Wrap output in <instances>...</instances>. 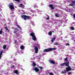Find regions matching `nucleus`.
Here are the masks:
<instances>
[{
    "label": "nucleus",
    "instance_id": "1",
    "mask_svg": "<svg viewBox=\"0 0 75 75\" xmlns=\"http://www.w3.org/2000/svg\"><path fill=\"white\" fill-rule=\"evenodd\" d=\"M69 63L67 64L66 67H67L65 68L66 70H64V71H62V74H65L67 73V72H69V71H72V68H71V67L69 65Z\"/></svg>",
    "mask_w": 75,
    "mask_h": 75
},
{
    "label": "nucleus",
    "instance_id": "2",
    "mask_svg": "<svg viewBox=\"0 0 75 75\" xmlns=\"http://www.w3.org/2000/svg\"><path fill=\"white\" fill-rule=\"evenodd\" d=\"M21 18L22 19H23L24 20H30V18H31V17L30 16H27L25 15H22L21 16Z\"/></svg>",
    "mask_w": 75,
    "mask_h": 75
},
{
    "label": "nucleus",
    "instance_id": "3",
    "mask_svg": "<svg viewBox=\"0 0 75 75\" xmlns=\"http://www.w3.org/2000/svg\"><path fill=\"white\" fill-rule=\"evenodd\" d=\"M55 50H56V48H49L48 49H44L43 51V52H47L52 51Z\"/></svg>",
    "mask_w": 75,
    "mask_h": 75
},
{
    "label": "nucleus",
    "instance_id": "4",
    "mask_svg": "<svg viewBox=\"0 0 75 75\" xmlns=\"http://www.w3.org/2000/svg\"><path fill=\"white\" fill-rule=\"evenodd\" d=\"M8 6L11 10L14 9V7L13 6V3H11L10 4H9V5H8Z\"/></svg>",
    "mask_w": 75,
    "mask_h": 75
},
{
    "label": "nucleus",
    "instance_id": "5",
    "mask_svg": "<svg viewBox=\"0 0 75 75\" xmlns=\"http://www.w3.org/2000/svg\"><path fill=\"white\" fill-rule=\"evenodd\" d=\"M34 49L35 54H37L38 52V47H37L34 46Z\"/></svg>",
    "mask_w": 75,
    "mask_h": 75
},
{
    "label": "nucleus",
    "instance_id": "6",
    "mask_svg": "<svg viewBox=\"0 0 75 75\" xmlns=\"http://www.w3.org/2000/svg\"><path fill=\"white\" fill-rule=\"evenodd\" d=\"M69 63V62H66L64 63L63 64H60V66H64V65H65V66L67 67V65Z\"/></svg>",
    "mask_w": 75,
    "mask_h": 75
},
{
    "label": "nucleus",
    "instance_id": "7",
    "mask_svg": "<svg viewBox=\"0 0 75 75\" xmlns=\"http://www.w3.org/2000/svg\"><path fill=\"white\" fill-rule=\"evenodd\" d=\"M33 71L34 70L35 71V72H39L40 71V70L38 68V67H34V69H33Z\"/></svg>",
    "mask_w": 75,
    "mask_h": 75
},
{
    "label": "nucleus",
    "instance_id": "8",
    "mask_svg": "<svg viewBox=\"0 0 75 75\" xmlns=\"http://www.w3.org/2000/svg\"><path fill=\"white\" fill-rule=\"evenodd\" d=\"M19 31V30H18V29L16 28L14 30V31H13V33L14 34H17V33H16L18 32Z\"/></svg>",
    "mask_w": 75,
    "mask_h": 75
},
{
    "label": "nucleus",
    "instance_id": "9",
    "mask_svg": "<svg viewBox=\"0 0 75 75\" xmlns=\"http://www.w3.org/2000/svg\"><path fill=\"white\" fill-rule=\"evenodd\" d=\"M49 62H50V64H54L55 63V62L51 60H50L49 61Z\"/></svg>",
    "mask_w": 75,
    "mask_h": 75
},
{
    "label": "nucleus",
    "instance_id": "10",
    "mask_svg": "<svg viewBox=\"0 0 75 75\" xmlns=\"http://www.w3.org/2000/svg\"><path fill=\"white\" fill-rule=\"evenodd\" d=\"M32 39L34 41H36V40H37V38H36V37L35 35L34 36L32 37Z\"/></svg>",
    "mask_w": 75,
    "mask_h": 75
},
{
    "label": "nucleus",
    "instance_id": "11",
    "mask_svg": "<svg viewBox=\"0 0 75 75\" xmlns=\"http://www.w3.org/2000/svg\"><path fill=\"white\" fill-rule=\"evenodd\" d=\"M30 36H32V37H34V36H35V34L34 33V32H32V33H30Z\"/></svg>",
    "mask_w": 75,
    "mask_h": 75
},
{
    "label": "nucleus",
    "instance_id": "12",
    "mask_svg": "<svg viewBox=\"0 0 75 75\" xmlns=\"http://www.w3.org/2000/svg\"><path fill=\"white\" fill-rule=\"evenodd\" d=\"M49 7H50V8H51L52 9V10L54 9V6H53L51 4L49 5Z\"/></svg>",
    "mask_w": 75,
    "mask_h": 75
},
{
    "label": "nucleus",
    "instance_id": "13",
    "mask_svg": "<svg viewBox=\"0 0 75 75\" xmlns=\"http://www.w3.org/2000/svg\"><path fill=\"white\" fill-rule=\"evenodd\" d=\"M19 33H20L18 32L17 33H16L15 35L16 36V37H19V35H18V34H19Z\"/></svg>",
    "mask_w": 75,
    "mask_h": 75
},
{
    "label": "nucleus",
    "instance_id": "14",
    "mask_svg": "<svg viewBox=\"0 0 75 75\" xmlns=\"http://www.w3.org/2000/svg\"><path fill=\"white\" fill-rule=\"evenodd\" d=\"M55 39H56L55 37H54L51 40L52 42L54 41V40H55Z\"/></svg>",
    "mask_w": 75,
    "mask_h": 75
},
{
    "label": "nucleus",
    "instance_id": "15",
    "mask_svg": "<svg viewBox=\"0 0 75 75\" xmlns=\"http://www.w3.org/2000/svg\"><path fill=\"white\" fill-rule=\"evenodd\" d=\"M18 70H16L14 71V73H15V74H18Z\"/></svg>",
    "mask_w": 75,
    "mask_h": 75
},
{
    "label": "nucleus",
    "instance_id": "16",
    "mask_svg": "<svg viewBox=\"0 0 75 75\" xmlns=\"http://www.w3.org/2000/svg\"><path fill=\"white\" fill-rule=\"evenodd\" d=\"M37 65V64L36 63L33 62V64H32V65L34 67H35V66H36V65Z\"/></svg>",
    "mask_w": 75,
    "mask_h": 75
},
{
    "label": "nucleus",
    "instance_id": "17",
    "mask_svg": "<svg viewBox=\"0 0 75 75\" xmlns=\"http://www.w3.org/2000/svg\"><path fill=\"white\" fill-rule=\"evenodd\" d=\"M5 28L6 30H7V31H8V33H9V30L8 29V28H7V27L6 26H5Z\"/></svg>",
    "mask_w": 75,
    "mask_h": 75
},
{
    "label": "nucleus",
    "instance_id": "18",
    "mask_svg": "<svg viewBox=\"0 0 75 75\" xmlns=\"http://www.w3.org/2000/svg\"><path fill=\"white\" fill-rule=\"evenodd\" d=\"M3 51L1 50V52L0 53V56H1V55H2V54H3Z\"/></svg>",
    "mask_w": 75,
    "mask_h": 75
},
{
    "label": "nucleus",
    "instance_id": "19",
    "mask_svg": "<svg viewBox=\"0 0 75 75\" xmlns=\"http://www.w3.org/2000/svg\"><path fill=\"white\" fill-rule=\"evenodd\" d=\"M38 67H39V68H40L41 69H40V70L41 71H42V69L43 68H44L43 67H40V66H38Z\"/></svg>",
    "mask_w": 75,
    "mask_h": 75
},
{
    "label": "nucleus",
    "instance_id": "20",
    "mask_svg": "<svg viewBox=\"0 0 75 75\" xmlns=\"http://www.w3.org/2000/svg\"><path fill=\"white\" fill-rule=\"evenodd\" d=\"M21 50H23L24 48V46H21Z\"/></svg>",
    "mask_w": 75,
    "mask_h": 75
},
{
    "label": "nucleus",
    "instance_id": "21",
    "mask_svg": "<svg viewBox=\"0 0 75 75\" xmlns=\"http://www.w3.org/2000/svg\"><path fill=\"white\" fill-rule=\"evenodd\" d=\"M48 34L49 35H52V33L51 32H48Z\"/></svg>",
    "mask_w": 75,
    "mask_h": 75
},
{
    "label": "nucleus",
    "instance_id": "22",
    "mask_svg": "<svg viewBox=\"0 0 75 75\" xmlns=\"http://www.w3.org/2000/svg\"><path fill=\"white\" fill-rule=\"evenodd\" d=\"M3 48L5 49H6V45H4L3 47Z\"/></svg>",
    "mask_w": 75,
    "mask_h": 75
},
{
    "label": "nucleus",
    "instance_id": "23",
    "mask_svg": "<svg viewBox=\"0 0 75 75\" xmlns=\"http://www.w3.org/2000/svg\"><path fill=\"white\" fill-rule=\"evenodd\" d=\"M17 27H18L20 29H21V27H20V26H19V25H17Z\"/></svg>",
    "mask_w": 75,
    "mask_h": 75
},
{
    "label": "nucleus",
    "instance_id": "24",
    "mask_svg": "<svg viewBox=\"0 0 75 75\" xmlns=\"http://www.w3.org/2000/svg\"><path fill=\"white\" fill-rule=\"evenodd\" d=\"M65 61H68V57H67L64 59Z\"/></svg>",
    "mask_w": 75,
    "mask_h": 75
},
{
    "label": "nucleus",
    "instance_id": "25",
    "mask_svg": "<svg viewBox=\"0 0 75 75\" xmlns=\"http://www.w3.org/2000/svg\"><path fill=\"white\" fill-rule=\"evenodd\" d=\"M22 5H23V4H20L19 5V7H22Z\"/></svg>",
    "mask_w": 75,
    "mask_h": 75
},
{
    "label": "nucleus",
    "instance_id": "26",
    "mask_svg": "<svg viewBox=\"0 0 75 75\" xmlns=\"http://www.w3.org/2000/svg\"><path fill=\"white\" fill-rule=\"evenodd\" d=\"M46 20H49L50 19V17L49 16H48V18H46Z\"/></svg>",
    "mask_w": 75,
    "mask_h": 75
},
{
    "label": "nucleus",
    "instance_id": "27",
    "mask_svg": "<svg viewBox=\"0 0 75 75\" xmlns=\"http://www.w3.org/2000/svg\"><path fill=\"white\" fill-rule=\"evenodd\" d=\"M71 29L72 30H74V28L73 27H71Z\"/></svg>",
    "mask_w": 75,
    "mask_h": 75
},
{
    "label": "nucleus",
    "instance_id": "28",
    "mask_svg": "<svg viewBox=\"0 0 75 75\" xmlns=\"http://www.w3.org/2000/svg\"><path fill=\"white\" fill-rule=\"evenodd\" d=\"M49 74L50 75H53V73H52L51 72H50L49 73Z\"/></svg>",
    "mask_w": 75,
    "mask_h": 75
},
{
    "label": "nucleus",
    "instance_id": "29",
    "mask_svg": "<svg viewBox=\"0 0 75 75\" xmlns=\"http://www.w3.org/2000/svg\"><path fill=\"white\" fill-rule=\"evenodd\" d=\"M34 7H35V8H36V7H37V8H38V6H36V5H35L34 6Z\"/></svg>",
    "mask_w": 75,
    "mask_h": 75
},
{
    "label": "nucleus",
    "instance_id": "30",
    "mask_svg": "<svg viewBox=\"0 0 75 75\" xmlns=\"http://www.w3.org/2000/svg\"><path fill=\"white\" fill-rule=\"evenodd\" d=\"M3 33V31L0 30V34H2Z\"/></svg>",
    "mask_w": 75,
    "mask_h": 75
},
{
    "label": "nucleus",
    "instance_id": "31",
    "mask_svg": "<svg viewBox=\"0 0 75 75\" xmlns=\"http://www.w3.org/2000/svg\"><path fill=\"white\" fill-rule=\"evenodd\" d=\"M59 14H58V13H57V17H59Z\"/></svg>",
    "mask_w": 75,
    "mask_h": 75
},
{
    "label": "nucleus",
    "instance_id": "32",
    "mask_svg": "<svg viewBox=\"0 0 75 75\" xmlns=\"http://www.w3.org/2000/svg\"><path fill=\"white\" fill-rule=\"evenodd\" d=\"M22 7L23 8H24V7H25V6H24V5L22 4Z\"/></svg>",
    "mask_w": 75,
    "mask_h": 75
},
{
    "label": "nucleus",
    "instance_id": "33",
    "mask_svg": "<svg viewBox=\"0 0 75 75\" xmlns=\"http://www.w3.org/2000/svg\"><path fill=\"white\" fill-rule=\"evenodd\" d=\"M72 74V72H69L68 73V75H71Z\"/></svg>",
    "mask_w": 75,
    "mask_h": 75
},
{
    "label": "nucleus",
    "instance_id": "34",
    "mask_svg": "<svg viewBox=\"0 0 75 75\" xmlns=\"http://www.w3.org/2000/svg\"><path fill=\"white\" fill-rule=\"evenodd\" d=\"M66 46L68 45V46H69V43H67L66 44Z\"/></svg>",
    "mask_w": 75,
    "mask_h": 75
},
{
    "label": "nucleus",
    "instance_id": "35",
    "mask_svg": "<svg viewBox=\"0 0 75 75\" xmlns=\"http://www.w3.org/2000/svg\"><path fill=\"white\" fill-rule=\"evenodd\" d=\"M72 3H73L74 4H75V1H72Z\"/></svg>",
    "mask_w": 75,
    "mask_h": 75
},
{
    "label": "nucleus",
    "instance_id": "36",
    "mask_svg": "<svg viewBox=\"0 0 75 75\" xmlns=\"http://www.w3.org/2000/svg\"><path fill=\"white\" fill-rule=\"evenodd\" d=\"M70 6H73V4H70Z\"/></svg>",
    "mask_w": 75,
    "mask_h": 75
},
{
    "label": "nucleus",
    "instance_id": "37",
    "mask_svg": "<svg viewBox=\"0 0 75 75\" xmlns=\"http://www.w3.org/2000/svg\"><path fill=\"white\" fill-rule=\"evenodd\" d=\"M12 68H14V65H13L12 66V67H11Z\"/></svg>",
    "mask_w": 75,
    "mask_h": 75
},
{
    "label": "nucleus",
    "instance_id": "38",
    "mask_svg": "<svg viewBox=\"0 0 75 75\" xmlns=\"http://www.w3.org/2000/svg\"><path fill=\"white\" fill-rule=\"evenodd\" d=\"M2 11V9L0 8V11Z\"/></svg>",
    "mask_w": 75,
    "mask_h": 75
},
{
    "label": "nucleus",
    "instance_id": "39",
    "mask_svg": "<svg viewBox=\"0 0 75 75\" xmlns=\"http://www.w3.org/2000/svg\"><path fill=\"white\" fill-rule=\"evenodd\" d=\"M74 18H75V14L74 15Z\"/></svg>",
    "mask_w": 75,
    "mask_h": 75
},
{
    "label": "nucleus",
    "instance_id": "40",
    "mask_svg": "<svg viewBox=\"0 0 75 75\" xmlns=\"http://www.w3.org/2000/svg\"><path fill=\"white\" fill-rule=\"evenodd\" d=\"M15 1H18V0H15Z\"/></svg>",
    "mask_w": 75,
    "mask_h": 75
},
{
    "label": "nucleus",
    "instance_id": "41",
    "mask_svg": "<svg viewBox=\"0 0 75 75\" xmlns=\"http://www.w3.org/2000/svg\"><path fill=\"white\" fill-rule=\"evenodd\" d=\"M55 16L56 17H57V14H55Z\"/></svg>",
    "mask_w": 75,
    "mask_h": 75
},
{
    "label": "nucleus",
    "instance_id": "42",
    "mask_svg": "<svg viewBox=\"0 0 75 75\" xmlns=\"http://www.w3.org/2000/svg\"><path fill=\"white\" fill-rule=\"evenodd\" d=\"M2 30H3V29H1V31H2Z\"/></svg>",
    "mask_w": 75,
    "mask_h": 75
},
{
    "label": "nucleus",
    "instance_id": "43",
    "mask_svg": "<svg viewBox=\"0 0 75 75\" xmlns=\"http://www.w3.org/2000/svg\"><path fill=\"white\" fill-rule=\"evenodd\" d=\"M15 42H17V41L15 40Z\"/></svg>",
    "mask_w": 75,
    "mask_h": 75
},
{
    "label": "nucleus",
    "instance_id": "44",
    "mask_svg": "<svg viewBox=\"0 0 75 75\" xmlns=\"http://www.w3.org/2000/svg\"><path fill=\"white\" fill-rule=\"evenodd\" d=\"M58 45V44L57 43V45Z\"/></svg>",
    "mask_w": 75,
    "mask_h": 75
},
{
    "label": "nucleus",
    "instance_id": "45",
    "mask_svg": "<svg viewBox=\"0 0 75 75\" xmlns=\"http://www.w3.org/2000/svg\"><path fill=\"white\" fill-rule=\"evenodd\" d=\"M0 17H1V14L0 15Z\"/></svg>",
    "mask_w": 75,
    "mask_h": 75
},
{
    "label": "nucleus",
    "instance_id": "46",
    "mask_svg": "<svg viewBox=\"0 0 75 75\" xmlns=\"http://www.w3.org/2000/svg\"><path fill=\"white\" fill-rule=\"evenodd\" d=\"M0 59H1V56H0Z\"/></svg>",
    "mask_w": 75,
    "mask_h": 75
},
{
    "label": "nucleus",
    "instance_id": "47",
    "mask_svg": "<svg viewBox=\"0 0 75 75\" xmlns=\"http://www.w3.org/2000/svg\"><path fill=\"white\" fill-rule=\"evenodd\" d=\"M55 44L56 45H57V43H56V42Z\"/></svg>",
    "mask_w": 75,
    "mask_h": 75
},
{
    "label": "nucleus",
    "instance_id": "48",
    "mask_svg": "<svg viewBox=\"0 0 75 75\" xmlns=\"http://www.w3.org/2000/svg\"><path fill=\"white\" fill-rule=\"evenodd\" d=\"M74 23H75V22H73V24H74Z\"/></svg>",
    "mask_w": 75,
    "mask_h": 75
},
{
    "label": "nucleus",
    "instance_id": "49",
    "mask_svg": "<svg viewBox=\"0 0 75 75\" xmlns=\"http://www.w3.org/2000/svg\"><path fill=\"white\" fill-rule=\"evenodd\" d=\"M11 14H13V12H12Z\"/></svg>",
    "mask_w": 75,
    "mask_h": 75
}]
</instances>
